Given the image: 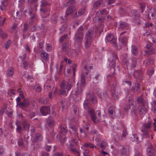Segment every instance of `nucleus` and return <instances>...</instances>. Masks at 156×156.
I'll return each mask as SVG.
<instances>
[{"mask_svg":"<svg viewBox=\"0 0 156 156\" xmlns=\"http://www.w3.org/2000/svg\"><path fill=\"white\" fill-rule=\"evenodd\" d=\"M72 87L73 85L71 83L62 80L60 85V88L58 91V94L59 95H66Z\"/></svg>","mask_w":156,"mask_h":156,"instance_id":"1","label":"nucleus"},{"mask_svg":"<svg viewBox=\"0 0 156 156\" xmlns=\"http://www.w3.org/2000/svg\"><path fill=\"white\" fill-rule=\"evenodd\" d=\"M111 57L109 59V67L110 69V72L111 73L115 74V68L116 62L118 60V57L115 52H113L112 53Z\"/></svg>","mask_w":156,"mask_h":156,"instance_id":"2","label":"nucleus"},{"mask_svg":"<svg viewBox=\"0 0 156 156\" xmlns=\"http://www.w3.org/2000/svg\"><path fill=\"white\" fill-rule=\"evenodd\" d=\"M84 28L83 26H80L76 33L74 39L75 41L79 44H80L83 37Z\"/></svg>","mask_w":156,"mask_h":156,"instance_id":"3","label":"nucleus"},{"mask_svg":"<svg viewBox=\"0 0 156 156\" xmlns=\"http://www.w3.org/2000/svg\"><path fill=\"white\" fill-rule=\"evenodd\" d=\"M143 127L142 128L141 131L143 133V136L146 137H149V131L152 126L151 122H149L147 123H144L143 125Z\"/></svg>","mask_w":156,"mask_h":156,"instance_id":"4","label":"nucleus"},{"mask_svg":"<svg viewBox=\"0 0 156 156\" xmlns=\"http://www.w3.org/2000/svg\"><path fill=\"white\" fill-rule=\"evenodd\" d=\"M89 71L87 69V65L84 66L83 68V72L81 74V85L84 87L86 85V81L85 77H87L88 75Z\"/></svg>","mask_w":156,"mask_h":156,"instance_id":"5","label":"nucleus"},{"mask_svg":"<svg viewBox=\"0 0 156 156\" xmlns=\"http://www.w3.org/2000/svg\"><path fill=\"white\" fill-rule=\"evenodd\" d=\"M106 40L110 42L113 47H116L117 46L116 40L114 35L111 33H109L107 35Z\"/></svg>","mask_w":156,"mask_h":156,"instance_id":"6","label":"nucleus"},{"mask_svg":"<svg viewBox=\"0 0 156 156\" xmlns=\"http://www.w3.org/2000/svg\"><path fill=\"white\" fill-rule=\"evenodd\" d=\"M116 86V83L115 84H110V87L111 88L112 95L115 99H117L118 98V95L115 90V88Z\"/></svg>","mask_w":156,"mask_h":156,"instance_id":"7","label":"nucleus"},{"mask_svg":"<svg viewBox=\"0 0 156 156\" xmlns=\"http://www.w3.org/2000/svg\"><path fill=\"white\" fill-rule=\"evenodd\" d=\"M133 75L137 81H141L143 79L142 71H135L133 73Z\"/></svg>","mask_w":156,"mask_h":156,"instance_id":"8","label":"nucleus"},{"mask_svg":"<svg viewBox=\"0 0 156 156\" xmlns=\"http://www.w3.org/2000/svg\"><path fill=\"white\" fill-rule=\"evenodd\" d=\"M130 107L131 111V115L133 116V118H136L137 116L136 112L135 110L136 106L134 104V102L131 101V105Z\"/></svg>","mask_w":156,"mask_h":156,"instance_id":"9","label":"nucleus"},{"mask_svg":"<svg viewBox=\"0 0 156 156\" xmlns=\"http://www.w3.org/2000/svg\"><path fill=\"white\" fill-rule=\"evenodd\" d=\"M118 28L121 30L125 29L130 30V27L127 23L124 22H120L119 24Z\"/></svg>","mask_w":156,"mask_h":156,"instance_id":"10","label":"nucleus"},{"mask_svg":"<svg viewBox=\"0 0 156 156\" xmlns=\"http://www.w3.org/2000/svg\"><path fill=\"white\" fill-rule=\"evenodd\" d=\"M29 104L28 100L27 99H25L23 102H19L17 105L20 108L25 109L28 107Z\"/></svg>","mask_w":156,"mask_h":156,"instance_id":"11","label":"nucleus"},{"mask_svg":"<svg viewBox=\"0 0 156 156\" xmlns=\"http://www.w3.org/2000/svg\"><path fill=\"white\" fill-rule=\"evenodd\" d=\"M40 111L42 115H46L50 112V108L49 107L44 105L43 106L41 107Z\"/></svg>","mask_w":156,"mask_h":156,"instance_id":"12","label":"nucleus"},{"mask_svg":"<svg viewBox=\"0 0 156 156\" xmlns=\"http://www.w3.org/2000/svg\"><path fill=\"white\" fill-rule=\"evenodd\" d=\"M137 110L140 115H144L147 111V109L144 107V105H139L138 107Z\"/></svg>","mask_w":156,"mask_h":156,"instance_id":"13","label":"nucleus"},{"mask_svg":"<svg viewBox=\"0 0 156 156\" xmlns=\"http://www.w3.org/2000/svg\"><path fill=\"white\" fill-rule=\"evenodd\" d=\"M77 87L74 89V94L76 96H79L82 95L83 90L80 86H79L78 83H77Z\"/></svg>","mask_w":156,"mask_h":156,"instance_id":"14","label":"nucleus"},{"mask_svg":"<svg viewBox=\"0 0 156 156\" xmlns=\"http://www.w3.org/2000/svg\"><path fill=\"white\" fill-rule=\"evenodd\" d=\"M94 35L93 31L91 30H88L86 34L85 38L86 40H92Z\"/></svg>","mask_w":156,"mask_h":156,"instance_id":"15","label":"nucleus"},{"mask_svg":"<svg viewBox=\"0 0 156 156\" xmlns=\"http://www.w3.org/2000/svg\"><path fill=\"white\" fill-rule=\"evenodd\" d=\"M88 112L92 121L94 123H96L97 122L96 121V116L94 110L93 109H90L89 110Z\"/></svg>","mask_w":156,"mask_h":156,"instance_id":"16","label":"nucleus"},{"mask_svg":"<svg viewBox=\"0 0 156 156\" xmlns=\"http://www.w3.org/2000/svg\"><path fill=\"white\" fill-rule=\"evenodd\" d=\"M75 7L74 6H71L69 8L66 10V15L69 16L71 15L75 10Z\"/></svg>","mask_w":156,"mask_h":156,"instance_id":"17","label":"nucleus"},{"mask_svg":"<svg viewBox=\"0 0 156 156\" xmlns=\"http://www.w3.org/2000/svg\"><path fill=\"white\" fill-rule=\"evenodd\" d=\"M119 39L121 40V42L124 47L126 45L128 41V37H119Z\"/></svg>","mask_w":156,"mask_h":156,"instance_id":"18","label":"nucleus"},{"mask_svg":"<svg viewBox=\"0 0 156 156\" xmlns=\"http://www.w3.org/2000/svg\"><path fill=\"white\" fill-rule=\"evenodd\" d=\"M69 148L70 150V151L73 153H79V151L73 147V145L72 144H69Z\"/></svg>","mask_w":156,"mask_h":156,"instance_id":"19","label":"nucleus"},{"mask_svg":"<svg viewBox=\"0 0 156 156\" xmlns=\"http://www.w3.org/2000/svg\"><path fill=\"white\" fill-rule=\"evenodd\" d=\"M103 2V0H98L93 4V7L97 9L100 7Z\"/></svg>","mask_w":156,"mask_h":156,"instance_id":"20","label":"nucleus"},{"mask_svg":"<svg viewBox=\"0 0 156 156\" xmlns=\"http://www.w3.org/2000/svg\"><path fill=\"white\" fill-rule=\"evenodd\" d=\"M75 2L74 0H66L64 2V5L66 6H67L71 4H75Z\"/></svg>","mask_w":156,"mask_h":156,"instance_id":"21","label":"nucleus"},{"mask_svg":"<svg viewBox=\"0 0 156 156\" xmlns=\"http://www.w3.org/2000/svg\"><path fill=\"white\" fill-rule=\"evenodd\" d=\"M54 124V120L52 119H47L46 124L50 127L53 126Z\"/></svg>","mask_w":156,"mask_h":156,"instance_id":"22","label":"nucleus"},{"mask_svg":"<svg viewBox=\"0 0 156 156\" xmlns=\"http://www.w3.org/2000/svg\"><path fill=\"white\" fill-rule=\"evenodd\" d=\"M126 149L125 152L122 151L121 152V156H128L129 155V147H125Z\"/></svg>","mask_w":156,"mask_h":156,"instance_id":"23","label":"nucleus"},{"mask_svg":"<svg viewBox=\"0 0 156 156\" xmlns=\"http://www.w3.org/2000/svg\"><path fill=\"white\" fill-rule=\"evenodd\" d=\"M42 139V136L40 133H37L35 134V140L37 142L41 141Z\"/></svg>","mask_w":156,"mask_h":156,"instance_id":"24","label":"nucleus"},{"mask_svg":"<svg viewBox=\"0 0 156 156\" xmlns=\"http://www.w3.org/2000/svg\"><path fill=\"white\" fill-rule=\"evenodd\" d=\"M133 89L137 93H139L140 92V84L138 83H135L133 87Z\"/></svg>","mask_w":156,"mask_h":156,"instance_id":"25","label":"nucleus"},{"mask_svg":"<svg viewBox=\"0 0 156 156\" xmlns=\"http://www.w3.org/2000/svg\"><path fill=\"white\" fill-rule=\"evenodd\" d=\"M37 20V17L36 14L35 13L33 14L31 16L30 19V23H31Z\"/></svg>","mask_w":156,"mask_h":156,"instance_id":"26","label":"nucleus"},{"mask_svg":"<svg viewBox=\"0 0 156 156\" xmlns=\"http://www.w3.org/2000/svg\"><path fill=\"white\" fill-rule=\"evenodd\" d=\"M41 56L44 60H46L48 58V54L44 51L41 53Z\"/></svg>","mask_w":156,"mask_h":156,"instance_id":"27","label":"nucleus"},{"mask_svg":"<svg viewBox=\"0 0 156 156\" xmlns=\"http://www.w3.org/2000/svg\"><path fill=\"white\" fill-rule=\"evenodd\" d=\"M29 87L33 90H35L36 92H39L41 90V87L39 86H30Z\"/></svg>","mask_w":156,"mask_h":156,"instance_id":"28","label":"nucleus"},{"mask_svg":"<svg viewBox=\"0 0 156 156\" xmlns=\"http://www.w3.org/2000/svg\"><path fill=\"white\" fill-rule=\"evenodd\" d=\"M137 103L140 104V105H144L145 104V101L141 97H138L137 99Z\"/></svg>","mask_w":156,"mask_h":156,"instance_id":"29","label":"nucleus"},{"mask_svg":"<svg viewBox=\"0 0 156 156\" xmlns=\"http://www.w3.org/2000/svg\"><path fill=\"white\" fill-rule=\"evenodd\" d=\"M69 132L72 134L76 133L77 129L75 126H71L69 128Z\"/></svg>","mask_w":156,"mask_h":156,"instance_id":"30","label":"nucleus"},{"mask_svg":"<svg viewBox=\"0 0 156 156\" xmlns=\"http://www.w3.org/2000/svg\"><path fill=\"white\" fill-rule=\"evenodd\" d=\"M130 60L132 61V63L131 64V68H134L136 67V60L135 58H131Z\"/></svg>","mask_w":156,"mask_h":156,"instance_id":"31","label":"nucleus"},{"mask_svg":"<svg viewBox=\"0 0 156 156\" xmlns=\"http://www.w3.org/2000/svg\"><path fill=\"white\" fill-rule=\"evenodd\" d=\"M14 73L13 68L10 67L9 69L7 71V74L8 76H11Z\"/></svg>","mask_w":156,"mask_h":156,"instance_id":"32","label":"nucleus"},{"mask_svg":"<svg viewBox=\"0 0 156 156\" xmlns=\"http://www.w3.org/2000/svg\"><path fill=\"white\" fill-rule=\"evenodd\" d=\"M115 107L114 106H111L110 107L108 110V112L109 114L111 115H113L114 113H115Z\"/></svg>","mask_w":156,"mask_h":156,"instance_id":"33","label":"nucleus"},{"mask_svg":"<svg viewBox=\"0 0 156 156\" xmlns=\"http://www.w3.org/2000/svg\"><path fill=\"white\" fill-rule=\"evenodd\" d=\"M132 53L135 55L137 54L138 53L137 48L135 45H132Z\"/></svg>","mask_w":156,"mask_h":156,"instance_id":"34","label":"nucleus"},{"mask_svg":"<svg viewBox=\"0 0 156 156\" xmlns=\"http://www.w3.org/2000/svg\"><path fill=\"white\" fill-rule=\"evenodd\" d=\"M113 77H114V75L110 74L108 75L107 76V79L108 82V83L109 87H110V84H111L112 85V84H115V83H116V82H115L113 83H111L109 82V80L111 79V78H112Z\"/></svg>","mask_w":156,"mask_h":156,"instance_id":"35","label":"nucleus"},{"mask_svg":"<svg viewBox=\"0 0 156 156\" xmlns=\"http://www.w3.org/2000/svg\"><path fill=\"white\" fill-rule=\"evenodd\" d=\"M154 72V69L153 67L147 70V73L149 76L152 75Z\"/></svg>","mask_w":156,"mask_h":156,"instance_id":"36","label":"nucleus"},{"mask_svg":"<svg viewBox=\"0 0 156 156\" xmlns=\"http://www.w3.org/2000/svg\"><path fill=\"white\" fill-rule=\"evenodd\" d=\"M131 13L132 15L136 18L139 17L140 16V15L138 13L137 11L135 10H133L131 11Z\"/></svg>","mask_w":156,"mask_h":156,"instance_id":"37","label":"nucleus"},{"mask_svg":"<svg viewBox=\"0 0 156 156\" xmlns=\"http://www.w3.org/2000/svg\"><path fill=\"white\" fill-rule=\"evenodd\" d=\"M32 9L31 7L30 6H29L24 11V12L30 14H31L32 13Z\"/></svg>","mask_w":156,"mask_h":156,"instance_id":"38","label":"nucleus"},{"mask_svg":"<svg viewBox=\"0 0 156 156\" xmlns=\"http://www.w3.org/2000/svg\"><path fill=\"white\" fill-rule=\"evenodd\" d=\"M41 8L44 7L48 5V3L46 0H42L41 2Z\"/></svg>","mask_w":156,"mask_h":156,"instance_id":"39","label":"nucleus"},{"mask_svg":"<svg viewBox=\"0 0 156 156\" xmlns=\"http://www.w3.org/2000/svg\"><path fill=\"white\" fill-rule=\"evenodd\" d=\"M100 13L101 15H107L108 13L106 9H102L99 10Z\"/></svg>","mask_w":156,"mask_h":156,"instance_id":"40","label":"nucleus"},{"mask_svg":"<svg viewBox=\"0 0 156 156\" xmlns=\"http://www.w3.org/2000/svg\"><path fill=\"white\" fill-rule=\"evenodd\" d=\"M122 62L126 65L129 63V61L128 60L127 56V55H125L122 59Z\"/></svg>","mask_w":156,"mask_h":156,"instance_id":"41","label":"nucleus"},{"mask_svg":"<svg viewBox=\"0 0 156 156\" xmlns=\"http://www.w3.org/2000/svg\"><path fill=\"white\" fill-rule=\"evenodd\" d=\"M40 10L41 11L42 15L45 13H48L47 14L48 16L49 13L48 12L49 11V9H44L43 8H41L40 9Z\"/></svg>","mask_w":156,"mask_h":156,"instance_id":"42","label":"nucleus"},{"mask_svg":"<svg viewBox=\"0 0 156 156\" xmlns=\"http://www.w3.org/2000/svg\"><path fill=\"white\" fill-rule=\"evenodd\" d=\"M147 151L149 155L151 156L153 154L152 148L151 147H149L147 148Z\"/></svg>","mask_w":156,"mask_h":156,"instance_id":"43","label":"nucleus"},{"mask_svg":"<svg viewBox=\"0 0 156 156\" xmlns=\"http://www.w3.org/2000/svg\"><path fill=\"white\" fill-rule=\"evenodd\" d=\"M59 128L60 129V134H62L63 133H66L67 132L66 130L65 127L60 126Z\"/></svg>","mask_w":156,"mask_h":156,"instance_id":"44","label":"nucleus"},{"mask_svg":"<svg viewBox=\"0 0 156 156\" xmlns=\"http://www.w3.org/2000/svg\"><path fill=\"white\" fill-rule=\"evenodd\" d=\"M107 146L106 142L104 141L102 142L100 144V147L102 149H104Z\"/></svg>","mask_w":156,"mask_h":156,"instance_id":"45","label":"nucleus"},{"mask_svg":"<svg viewBox=\"0 0 156 156\" xmlns=\"http://www.w3.org/2000/svg\"><path fill=\"white\" fill-rule=\"evenodd\" d=\"M92 40H86L85 46L86 48H88L90 46Z\"/></svg>","mask_w":156,"mask_h":156,"instance_id":"46","label":"nucleus"},{"mask_svg":"<svg viewBox=\"0 0 156 156\" xmlns=\"http://www.w3.org/2000/svg\"><path fill=\"white\" fill-rule=\"evenodd\" d=\"M127 135V132L126 130L125 129L123 130L122 132V139L124 140L126 139V136Z\"/></svg>","mask_w":156,"mask_h":156,"instance_id":"47","label":"nucleus"},{"mask_svg":"<svg viewBox=\"0 0 156 156\" xmlns=\"http://www.w3.org/2000/svg\"><path fill=\"white\" fill-rule=\"evenodd\" d=\"M16 124L17 125V128H16V131L19 133H20L22 131V128L21 126L17 124V123H16Z\"/></svg>","mask_w":156,"mask_h":156,"instance_id":"48","label":"nucleus"},{"mask_svg":"<svg viewBox=\"0 0 156 156\" xmlns=\"http://www.w3.org/2000/svg\"><path fill=\"white\" fill-rule=\"evenodd\" d=\"M6 112L9 116H12V114L13 113V112L12 109H11L9 108H8L6 110Z\"/></svg>","mask_w":156,"mask_h":156,"instance_id":"49","label":"nucleus"},{"mask_svg":"<svg viewBox=\"0 0 156 156\" xmlns=\"http://www.w3.org/2000/svg\"><path fill=\"white\" fill-rule=\"evenodd\" d=\"M46 50L49 52L52 50V46L50 44H46Z\"/></svg>","mask_w":156,"mask_h":156,"instance_id":"50","label":"nucleus"},{"mask_svg":"<svg viewBox=\"0 0 156 156\" xmlns=\"http://www.w3.org/2000/svg\"><path fill=\"white\" fill-rule=\"evenodd\" d=\"M129 103L128 105H126L124 107V109L125 110L128 111L130 109V107L131 105V101H132L131 100H129Z\"/></svg>","mask_w":156,"mask_h":156,"instance_id":"51","label":"nucleus"},{"mask_svg":"<svg viewBox=\"0 0 156 156\" xmlns=\"http://www.w3.org/2000/svg\"><path fill=\"white\" fill-rule=\"evenodd\" d=\"M0 36L3 38H6L7 37L8 35L4 31H1L0 32Z\"/></svg>","mask_w":156,"mask_h":156,"instance_id":"52","label":"nucleus"},{"mask_svg":"<svg viewBox=\"0 0 156 156\" xmlns=\"http://www.w3.org/2000/svg\"><path fill=\"white\" fill-rule=\"evenodd\" d=\"M85 146L87 147L93 148L94 147L95 148H96V147L95 146H94L93 144L90 143H86L85 144Z\"/></svg>","mask_w":156,"mask_h":156,"instance_id":"53","label":"nucleus"},{"mask_svg":"<svg viewBox=\"0 0 156 156\" xmlns=\"http://www.w3.org/2000/svg\"><path fill=\"white\" fill-rule=\"evenodd\" d=\"M5 18H4L3 19L2 17L0 16V26H2L3 25L5 22Z\"/></svg>","mask_w":156,"mask_h":156,"instance_id":"54","label":"nucleus"},{"mask_svg":"<svg viewBox=\"0 0 156 156\" xmlns=\"http://www.w3.org/2000/svg\"><path fill=\"white\" fill-rule=\"evenodd\" d=\"M77 67V65L76 64H74L73 65L72 67V70L73 74L74 75H75V73L76 71V68Z\"/></svg>","mask_w":156,"mask_h":156,"instance_id":"55","label":"nucleus"},{"mask_svg":"<svg viewBox=\"0 0 156 156\" xmlns=\"http://www.w3.org/2000/svg\"><path fill=\"white\" fill-rule=\"evenodd\" d=\"M67 48V46L66 43H63L62 44V48L64 51H66Z\"/></svg>","mask_w":156,"mask_h":156,"instance_id":"56","label":"nucleus"},{"mask_svg":"<svg viewBox=\"0 0 156 156\" xmlns=\"http://www.w3.org/2000/svg\"><path fill=\"white\" fill-rule=\"evenodd\" d=\"M140 5L141 9H142L141 12L142 13L144 10V8L145 7V5L144 3H140Z\"/></svg>","mask_w":156,"mask_h":156,"instance_id":"57","label":"nucleus"},{"mask_svg":"<svg viewBox=\"0 0 156 156\" xmlns=\"http://www.w3.org/2000/svg\"><path fill=\"white\" fill-rule=\"evenodd\" d=\"M85 12V9H80L78 12V14L79 16H81Z\"/></svg>","mask_w":156,"mask_h":156,"instance_id":"58","label":"nucleus"},{"mask_svg":"<svg viewBox=\"0 0 156 156\" xmlns=\"http://www.w3.org/2000/svg\"><path fill=\"white\" fill-rule=\"evenodd\" d=\"M133 139H134V140L136 142H137L138 141V137L137 136L136 134H134L133 135L132 137Z\"/></svg>","mask_w":156,"mask_h":156,"instance_id":"59","label":"nucleus"},{"mask_svg":"<svg viewBox=\"0 0 156 156\" xmlns=\"http://www.w3.org/2000/svg\"><path fill=\"white\" fill-rule=\"evenodd\" d=\"M28 2L31 4L35 3V7H37V5L36 3L37 0H28Z\"/></svg>","mask_w":156,"mask_h":156,"instance_id":"60","label":"nucleus"},{"mask_svg":"<svg viewBox=\"0 0 156 156\" xmlns=\"http://www.w3.org/2000/svg\"><path fill=\"white\" fill-rule=\"evenodd\" d=\"M67 37V35L65 34L63 36H62V37L59 39V41L60 42H61L63 41Z\"/></svg>","mask_w":156,"mask_h":156,"instance_id":"61","label":"nucleus"},{"mask_svg":"<svg viewBox=\"0 0 156 156\" xmlns=\"http://www.w3.org/2000/svg\"><path fill=\"white\" fill-rule=\"evenodd\" d=\"M27 122H25L23 123V125H25L26 126H24L23 128L24 130H26L28 129H29V127L28 126V125H27Z\"/></svg>","mask_w":156,"mask_h":156,"instance_id":"62","label":"nucleus"},{"mask_svg":"<svg viewBox=\"0 0 156 156\" xmlns=\"http://www.w3.org/2000/svg\"><path fill=\"white\" fill-rule=\"evenodd\" d=\"M28 27V25L27 23H25L24 24V27L23 29V32H25L27 30Z\"/></svg>","mask_w":156,"mask_h":156,"instance_id":"63","label":"nucleus"},{"mask_svg":"<svg viewBox=\"0 0 156 156\" xmlns=\"http://www.w3.org/2000/svg\"><path fill=\"white\" fill-rule=\"evenodd\" d=\"M11 42L10 40H9L5 44V48L6 49L8 48L10 46Z\"/></svg>","mask_w":156,"mask_h":156,"instance_id":"64","label":"nucleus"}]
</instances>
